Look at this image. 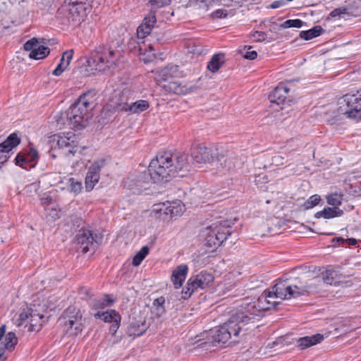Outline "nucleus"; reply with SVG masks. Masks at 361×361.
I'll list each match as a JSON object with an SVG mask.
<instances>
[{
  "instance_id": "23",
  "label": "nucleus",
  "mask_w": 361,
  "mask_h": 361,
  "mask_svg": "<svg viewBox=\"0 0 361 361\" xmlns=\"http://www.w3.org/2000/svg\"><path fill=\"white\" fill-rule=\"evenodd\" d=\"M324 336L317 334L311 336H305L298 340V345L301 349H305L314 345L319 343L323 341Z\"/></svg>"
},
{
  "instance_id": "25",
  "label": "nucleus",
  "mask_w": 361,
  "mask_h": 361,
  "mask_svg": "<svg viewBox=\"0 0 361 361\" xmlns=\"http://www.w3.org/2000/svg\"><path fill=\"white\" fill-rule=\"evenodd\" d=\"M176 70V67H166L159 71L156 77L157 84L161 87V84L173 80L174 78L173 73Z\"/></svg>"
},
{
  "instance_id": "2",
  "label": "nucleus",
  "mask_w": 361,
  "mask_h": 361,
  "mask_svg": "<svg viewBox=\"0 0 361 361\" xmlns=\"http://www.w3.org/2000/svg\"><path fill=\"white\" fill-rule=\"evenodd\" d=\"M257 318L248 312L247 305L245 304L243 311L238 312L222 325L211 329L206 343L216 346L227 342L238 343L252 332L257 326Z\"/></svg>"
},
{
  "instance_id": "29",
  "label": "nucleus",
  "mask_w": 361,
  "mask_h": 361,
  "mask_svg": "<svg viewBox=\"0 0 361 361\" xmlns=\"http://www.w3.org/2000/svg\"><path fill=\"white\" fill-rule=\"evenodd\" d=\"M232 223L230 221H220L212 224L210 226L214 230V233H224L226 235V239L231 234Z\"/></svg>"
},
{
  "instance_id": "34",
  "label": "nucleus",
  "mask_w": 361,
  "mask_h": 361,
  "mask_svg": "<svg viewBox=\"0 0 361 361\" xmlns=\"http://www.w3.org/2000/svg\"><path fill=\"white\" fill-rule=\"evenodd\" d=\"M323 32V28L319 25H317L308 30L301 31L300 37L305 40H310L319 36Z\"/></svg>"
},
{
  "instance_id": "42",
  "label": "nucleus",
  "mask_w": 361,
  "mask_h": 361,
  "mask_svg": "<svg viewBox=\"0 0 361 361\" xmlns=\"http://www.w3.org/2000/svg\"><path fill=\"white\" fill-rule=\"evenodd\" d=\"M321 201V197L318 195H313L309 197V199L304 203V207L306 209L313 208L317 205Z\"/></svg>"
},
{
  "instance_id": "55",
  "label": "nucleus",
  "mask_w": 361,
  "mask_h": 361,
  "mask_svg": "<svg viewBox=\"0 0 361 361\" xmlns=\"http://www.w3.org/2000/svg\"><path fill=\"white\" fill-rule=\"evenodd\" d=\"M257 56V54L255 51L251 50V47L248 49V51L244 55V58L249 60L255 59Z\"/></svg>"
},
{
  "instance_id": "62",
  "label": "nucleus",
  "mask_w": 361,
  "mask_h": 361,
  "mask_svg": "<svg viewBox=\"0 0 361 361\" xmlns=\"http://www.w3.org/2000/svg\"><path fill=\"white\" fill-rule=\"evenodd\" d=\"M234 286V283L229 284V286L226 288L227 290H230Z\"/></svg>"
},
{
  "instance_id": "12",
  "label": "nucleus",
  "mask_w": 361,
  "mask_h": 361,
  "mask_svg": "<svg viewBox=\"0 0 361 361\" xmlns=\"http://www.w3.org/2000/svg\"><path fill=\"white\" fill-rule=\"evenodd\" d=\"M6 325H2L0 327V361H4L6 356H4L5 350H13L18 343V339L16 334L11 331L5 335Z\"/></svg>"
},
{
  "instance_id": "33",
  "label": "nucleus",
  "mask_w": 361,
  "mask_h": 361,
  "mask_svg": "<svg viewBox=\"0 0 361 361\" xmlns=\"http://www.w3.org/2000/svg\"><path fill=\"white\" fill-rule=\"evenodd\" d=\"M49 49L47 47L39 45L35 48V50L30 52L29 57L35 60L44 59L49 54Z\"/></svg>"
},
{
  "instance_id": "28",
  "label": "nucleus",
  "mask_w": 361,
  "mask_h": 361,
  "mask_svg": "<svg viewBox=\"0 0 361 361\" xmlns=\"http://www.w3.org/2000/svg\"><path fill=\"white\" fill-rule=\"evenodd\" d=\"M343 214V210L338 207H325L323 210L317 212L314 216L317 219L322 217L324 219H331L341 216Z\"/></svg>"
},
{
  "instance_id": "46",
  "label": "nucleus",
  "mask_w": 361,
  "mask_h": 361,
  "mask_svg": "<svg viewBox=\"0 0 361 361\" xmlns=\"http://www.w3.org/2000/svg\"><path fill=\"white\" fill-rule=\"evenodd\" d=\"M157 21L156 17L154 14L150 13L147 16H146L142 24L147 25L150 27V30H152L155 23Z\"/></svg>"
},
{
  "instance_id": "27",
  "label": "nucleus",
  "mask_w": 361,
  "mask_h": 361,
  "mask_svg": "<svg viewBox=\"0 0 361 361\" xmlns=\"http://www.w3.org/2000/svg\"><path fill=\"white\" fill-rule=\"evenodd\" d=\"M149 106V102L146 100H138L130 105L125 104L123 109L130 111L132 114H140L146 111Z\"/></svg>"
},
{
  "instance_id": "47",
  "label": "nucleus",
  "mask_w": 361,
  "mask_h": 361,
  "mask_svg": "<svg viewBox=\"0 0 361 361\" xmlns=\"http://www.w3.org/2000/svg\"><path fill=\"white\" fill-rule=\"evenodd\" d=\"M149 3L153 8H159L169 5L171 0H150Z\"/></svg>"
},
{
  "instance_id": "39",
  "label": "nucleus",
  "mask_w": 361,
  "mask_h": 361,
  "mask_svg": "<svg viewBox=\"0 0 361 361\" xmlns=\"http://www.w3.org/2000/svg\"><path fill=\"white\" fill-rule=\"evenodd\" d=\"M47 179L51 185L65 184L64 177L62 178L59 173H51L47 175Z\"/></svg>"
},
{
  "instance_id": "57",
  "label": "nucleus",
  "mask_w": 361,
  "mask_h": 361,
  "mask_svg": "<svg viewBox=\"0 0 361 361\" xmlns=\"http://www.w3.org/2000/svg\"><path fill=\"white\" fill-rule=\"evenodd\" d=\"M346 241H347V239H345L342 237H338V238H334L332 240V242H334V243L336 242L338 244H344V243H345Z\"/></svg>"
},
{
  "instance_id": "26",
  "label": "nucleus",
  "mask_w": 361,
  "mask_h": 361,
  "mask_svg": "<svg viewBox=\"0 0 361 361\" xmlns=\"http://www.w3.org/2000/svg\"><path fill=\"white\" fill-rule=\"evenodd\" d=\"M166 202L155 204L152 208V212L157 219L162 221H169V208Z\"/></svg>"
},
{
  "instance_id": "59",
  "label": "nucleus",
  "mask_w": 361,
  "mask_h": 361,
  "mask_svg": "<svg viewBox=\"0 0 361 361\" xmlns=\"http://www.w3.org/2000/svg\"><path fill=\"white\" fill-rule=\"evenodd\" d=\"M345 243H348L350 245H356L357 241L355 238H348Z\"/></svg>"
},
{
  "instance_id": "8",
  "label": "nucleus",
  "mask_w": 361,
  "mask_h": 361,
  "mask_svg": "<svg viewBox=\"0 0 361 361\" xmlns=\"http://www.w3.org/2000/svg\"><path fill=\"white\" fill-rule=\"evenodd\" d=\"M92 0H65L61 9L68 13V18L80 23L83 21L92 8Z\"/></svg>"
},
{
  "instance_id": "21",
  "label": "nucleus",
  "mask_w": 361,
  "mask_h": 361,
  "mask_svg": "<svg viewBox=\"0 0 361 361\" xmlns=\"http://www.w3.org/2000/svg\"><path fill=\"white\" fill-rule=\"evenodd\" d=\"M243 162L240 157H238L233 153H230L227 154L224 161L221 163V165L226 171H234L241 168Z\"/></svg>"
},
{
  "instance_id": "44",
  "label": "nucleus",
  "mask_w": 361,
  "mask_h": 361,
  "mask_svg": "<svg viewBox=\"0 0 361 361\" xmlns=\"http://www.w3.org/2000/svg\"><path fill=\"white\" fill-rule=\"evenodd\" d=\"M26 157L28 162H31V166H34L38 160V152L35 149L31 148Z\"/></svg>"
},
{
  "instance_id": "43",
  "label": "nucleus",
  "mask_w": 361,
  "mask_h": 361,
  "mask_svg": "<svg viewBox=\"0 0 361 361\" xmlns=\"http://www.w3.org/2000/svg\"><path fill=\"white\" fill-rule=\"evenodd\" d=\"M152 30H150L149 27L145 26L143 24H141L137 30V35L139 38L143 39L146 36L150 34Z\"/></svg>"
},
{
  "instance_id": "10",
  "label": "nucleus",
  "mask_w": 361,
  "mask_h": 361,
  "mask_svg": "<svg viewBox=\"0 0 361 361\" xmlns=\"http://www.w3.org/2000/svg\"><path fill=\"white\" fill-rule=\"evenodd\" d=\"M53 142H56L59 148L70 147L68 154H75L77 153H82V149H84L78 146L77 137L74 133L68 132L66 133H60L54 135L52 137Z\"/></svg>"
},
{
  "instance_id": "24",
  "label": "nucleus",
  "mask_w": 361,
  "mask_h": 361,
  "mask_svg": "<svg viewBox=\"0 0 361 361\" xmlns=\"http://www.w3.org/2000/svg\"><path fill=\"white\" fill-rule=\"evenodd\" d=\"M169 213V220L180 216L185 212V205L180 200L167 202Z\"/></svg>"
},
{
  "instance_id": "22",
  "label": "nucleus",
  "mask_w": 361,
  "mask_h": 361,
  "mask_svg": "<svg viewBox=\"0 0 361 361\" xmlns=\"http://www.w3.org/2000/svg\"><path fill=\"white\" fill-rule=\"evenodd\" d=\"M208 233L206 236V242L208 246L210 247H216L222 244L226 240V235L224 233H219L218 232L214 233V230L209 226L208 228Z\"/></svg>"
},
{
  "instance_id": "17",
  "label": "nucleus",
  "mask_w": 361,
  "mask_h": 361,
  "mask_svg": "<svg viewBox=\"0 0 361 361\" xmlns=\"http://www.w3.org/2000/svg\"><path fill=\"white\" fill-rule=\"evenodd\" d=\"M213 281L214 276L212 274L202 271L189 279V286H191L190 288L197 289L200 288L203 289L208 287Z\"/></svg>"
},
{
  "instance_id": "48",
  "label": "nucleus",
  "mask_w": 361,
  "mask_h": 361,
  "mask_svg": "<svg viewBox=\"0 0 361 361\" xmlns=\"http://www.w3.org/2000/svg\"><path fill=\"white\" fill-rule=\"evenodd\" d=\"M73 49L67 50L63 54L61 61L63 63H65V65H66L68 67V66L73 59Z\"/></svg>"
},
{
  "instance_id": "50",
  "label": "nucleus",
  "mask_w": 361,
  "mask_h": 361,
  "mask_svg": "<svg viewBox=\"0 0 361 361\" xmlns=\"http://www.w3.org/2000/svg\"><path fill=\"white\" fill-rule=\"evenodd\" d=\"M68 66L65 65L61 61L58 64L56 68L53 71L52 74L55 76H59L62 73L67 69Z\"/></svg>"
},
{
  "instance_id": "14",
  "label": "nucleus",
  "mask_w": 361,
  "mask_h": 361,
  "mask_svg": "<svg viewBox=\"0 0 361 361\" xmlns=\"http://www.w3.org/2000/svg\"><path fill=\"white\" fill-rule=\"evenodd\" d=\"M74 240L83 253L89 250L90 246L92 245L94 241L92 231L85 228H80L77 232Z\"/></svg>"
},
{
  "instance_id": "1",
  "label": "nucleus",
  "mask_w": 361,
  "mask_h": 361,
  "mask_svg": "<svg viewBox=\"0 0 361 361\" xmlns=\"http://www.w3.org/2000/svg\"><path fill=\"white\" fill-rule=\"evenodd\" d=\"M310 286L300 279L279 280L271 290H265L259 298L246 303L247 311L257 318L262 316V312L275 307L281 300L297 298L309 292Z\"/></svg>"
},
{
  "instance_id": "49",
  "label": "nucleus",
  "mask_w": 361,
  "mask_h": 361,
  "mask_svg": "<svg viewBox=\"0 0 361 361\" xmlns=\"http://www.w3.org/2000/svg\"><path fill=\"white\" fill-rule=\"evenodd\" d=\"M15 160L16 164L23 168H25L24 164L28 162L27 157L20 152L16 155Z\"/></svg>"
},
{
  "instance_id": "19",
  "label": "nucleus",
  "mask_w": 361,
  "mask_h": 361,
  "mask_svg": "<svg viewBox=\"0 0 361 361\" xmlns=\"http://www.w3.org/2000/svg\"><path fill=\"white\" fill-rule=\"evenodd\" d=\"M161 87L168 93H174L176 94H185L189 92V88L185 85L180 84L175 78L161 84Z\"/></svg>"
},
{
  "instance_id": "37",
  "label": "nucleus",
  "mask_w": 361,
  "mask_h": 361,
  "mask_svg": "<svg viewBox=\"0 0 361 361\" xmlns=\"http://www.w3.org/2000/svg\"><path fill=\"white\" fill-rule=\"evenodd\" d=\"M327 203L334 207L341 205L343 201V195L341 193H332L326 197Z\"/></svg>"
},
{
  "instance_id": "9",
  "label": "nucleus",
  "mask_w": 361,
  "mask_h": 361,
  "mask_svg": "<svg viewBox=\"0 0 361 361\" xmlns=\"http://www.w3.org/2000/svg\"><path fill=\"white\" fill-rule=\"evenodd\" d=\"M82 318L81 311L74 306H70L64 312V325L68 329H71L73 334L78 335L83 329Z\"/></svg>"
},
{
  "instance_id": "30",
  "label": "nucleus",
  "mask_w": 361,
  "mask_h": 361,
  "mask_svg": "<svg viewBox=\"0 0 361 361\" xmlns=\"http://www.w3.org/2000/svg\"><path fill=\"white\" fill-rule=\"evenodd\" d=\"M64 180L65 185L61 186V189L67 188L69 192H73L74 194L80 192L82 188L81 181L70 177H64Z\"/></svg>"
},
{
  "instance_id": "4",
  "label": "nucleus",
  "mask_w": 361,
  "mask_h": 361,
  "mask_svg": "<svg viewBox=\"0 0 361 361\" xmlns=\"http://www.w3.org/2000/svg\"><path fill=\"white\" fill-rule=\"evenodd\" d=\"M123 47L118 40H114L97 47L87 60V65L99 72H113L119 66L123 57Z\"/></svg>"
},
{
  "instance_id": "41",
  "label": "nucleus",
  "mask_w": 361,
  "mask_h": 361,
  "mask_svg": "<svg viewBox=\"0 0 361 361\" xmlns=\"http://www.w3.org/2000/svg\"><path fill=\"white\" fill-rule=\"evenodd\" d=\"M353 11L350 6L348 7H340L334 9L331 13L330 16L333 18L341 17L343 14H352Z\"/></svg>"
},
{
  "instance_id": "7",
  "label": "nucleus",
  "mask_w": 361,
  "mask_h": 361,
  "mask_svg": "<svg viewBox=\"0 0 361 361\" xmlns=\"http://www.w3.org/2000/svg\"><path fill=\"white\" fill-rule=\"evenodd\" d=\"M338 113L359 121L361 120V90L355 94H346L338 99Z\"/></svg>"
},
{
  "instance_id": "35",
  "label": "nucleus",
  "mask_w": 361,
  "mask_h": 361,
  "mask_svg": "<svg viewBox=\"0 0 361 361\" xmlns=\"http://www.w3.org/2000/svg\"><path fill=\"white\" fill-rule=\"evenodd\" d=\"M215 0H189L187 6L207 10Z\"/></svg>"
},
{
  "instance_id": "3",
  "label": "nucleus",
  "mask_w": 361,
  "mask_h": 361,
  "mask_svg": "<svg viewBox=\"0 0 361 361\" xmlns=\"http://www.w3.org/2000/svg\"><path fill=\"white\" fill-rule=\"evenodd\" d=\"M188 155L177 152L171 154L166 152L158 154L149 163L148 173L154 183L167 182L182 171H189Z\"/></svg>"
},
{
  "instance_id": "15",
  "label": "nucleus",
  "mask_w": 361,
  "mask_h": 361,
  "mask_svg": "<svg viewBox=\"0 0 361 361\" xmlns=\"http://www.w3.org/2000/svg\"><path fill=\"white\" fill-rule=\"evenodd\" d=\"M20 143V140L15 133H11L4 142L0 143V163H4L9 157V152Z\"/></svg>"
},
{
  "instance_id": "13",
  "label": "nucleus",
  "mask_w": 361,
  "mask_h": 361,
  "mask_svg": "<svg viewBox=\"0 0 361 361\" xmlns=\"http://www.w3.org/2000/svg\"><path fill=\"white\" fill-rule=\"evenodd\" d=\"M104 165V160L100 159L95 161L90 166L85 178V187L88 190L93 189L95 184L98 183L100 177L99 171Z\"/></svg>"
},
{
  "instance_id": "58",
  "label": "nucleus",
  "mask_w": 361,
  "mask_h": 361,
  "mask_svg": "<svg viewBox=\"0 0 361 361\" xmlns=\"http://www.w3.org/2000/svg\"><path fill=\"white\" fill-rule=\"evenodd\" d=\"M283 159V157L280 155H277V156H275L274 157V161L276 163V164L279 165V164H282L283 163L281 161V159Z\"/></svg>"
},
{
  "instance_id": "52",
  "label": "nucleus",
  "mask_w": 361,
  "mask_h": 361,
  "mask_svg": "<svg viewBox=\"0 0 361 361\" xmlns=\"http://www.w3.org/2000/svg\"><path fill=\"white\" fill-rule=\"evenodd\" d=\"M252 37L255 41L262 42L267 39V34L262 31H256L252 35Z\"/></svg>"
},
{
  "instance_id": "18",
  "label": "nucleus",
  "mask_w": 361,
  "mask_h": 361,
  "mask_svg": "<svg viewBox=\"0 0 361 361\" xmlns=\"http://www.w3.org/2000/svg\"><path fill=\"white\" fill-rule=\"evenodd\" d=\"M290 92V88L286 83H279L269 94V99L271 103H275L278 105L283 104L288 99V94Z\"/></svg>"
},
{
  "instance_id": "36",
  "label": "nucleus",
  "mask_w": 361,
  "mask_h": 361,
  "mask_svg": "<svg viewBox=\"0 0 361 361\" xmlns=\"http://www.w3.org/2000/svg\"><path fill=\"white\" fill-rule=\"evenodd\" d=\"M165 299L163 297H159L155 299L153 302V312L157 316L160 317L165 312L164 308Z\"/></svg>"
},
{
  "instance_id": "51",
  "label": "nucleus",
  "mask_w": 361,
  "mask_h": 361,
  "mask_svg": "<svg viewBox=\"0 0 361 361\" xmlns=\"http://www.w3.org/2000/svg\"><path fill=\"white\" fill-rule=\"evenodd\" d=\"M111 302H112V300L104 298V299H101V300L96 301V302L93 305V307L95 309L104 308Z\"/></svg>"
},
{
  "instance_id": "40",
  "label": "nucleus",
  "mask_w": 361,
  "mask_h": 361,
  "mask_svg": "<svg viewBox=\"0 0 361 361\" xmlns=\"http://www.w3.org/2000/svg\"><path fill=\"white\" fill-rule=\"evenodd\" d=\"M303 22L300 19H290L284 21L281 24V28L297 27L300 28L302 26Z\"/></svg>"
},
{
  "instance_id": "32",
  "label": "nucleus",
  "mask_w": 361,
  "mask_h": 361,
  "mask_svg": "<svg viewBox=\"0 0 361 361\" xmlns=\"http://www.w3.org/2000/svg\"><path fill=\"white\" fill-rule=\"evenodd\" d=\"M334 272L331 270H326L322 273V278L319 276L315 277L312 279V282L307 283V285L310 286V290H311L312 286L320 283L322 280L327 284H331L334 281Z\"/></svg>"
},
{
  "instance_id": "54",
  "label": "nucleus",
  "mask_w": 361,
  "mask_h": 361,
  "mask_svg": "<svg viewBox=\"0 0 361 361\" xmlns=\"http://www.w3.org/2000/svg\"><path fill=\"white\" fill-rule=\"evenodd\" d=\"M213 16L217 18H224L227 17L228 14L226 10L217 9L213 13Z\"/></svg>"
},
{
  "instance_id": "63",
  "label": "nucleus",
  "mask_w": 361,
  "mask_h": 361,
  "mask_svg": "<svg viewBox=\"0 0 361 361\" xmlns=\"http://www.w3.org/2000/svg\"><path fill=\"white\" fill-rule=\"evenodd\" d=\"M149 49L150 51H154V49L152 45H149Z\"/></svg>"
},
{
  "instance_id": "16",
  "label": "nucleus",
  "mask_w": 361,
  "mask_h": 361,
  "mask_svg": "<svg viewBox=\"0 0 361 361\" xmlns=\"http://www.w3.org/2000/svg\"><path fill=\"white\" fill-rule=\"evenodd\" d=\"M97 319H101L105 322L111 323L110 331L114 334L118 329L121 323V316L114 310H106V312H97L94 314Z\"/></svg>"
},
{
  "instance_id": "5",
  "label": "nucleus",
  "mask_w": 361,
  "mask_h": 361,
  "mask_svg": "<svg viewBox=\"0 0 361 361\" xmlns=\"http://www.w3.org/2000/svg\"><path fill=\"white\" fill-rule=\"evenodd\" d=\"M95 106L94 92H87L80 95L66 112L68 126L75 130L85 128L92 117V110Z\"/></svg>"
},
{
  "instance_id": "61",
  "label": "nucleus",
  "mask_w": 361,
  "mask_h": 361,
  "mask_svg": "<svg viewBox=\"0 0 361 361\" xmlns=\"http://www.w3.org/2000/svg\"><path fill=\"white\" fill-rule=\"evenodd\" d=\"M50 200H51V199H49V200L48 198H47L46 200H44L42 201V204H47L48 202H50Z\"/></svg>"
},
{
  "instance_id": "60",
  "label": "nucleus",
  "mask_w": 361,
  "mask_h": 361,
  "mask_svg": "<svg viewBox=\"0 0 361 361\" xmlns=\"http://www.w3.org/2000/svg\"><path fill=\"white\" fill-rule=\"evenodd\" d=\"M154 57H155V54L154 53H152V54H149L148 58L147 59L145 58H143L142 59L145 61H152Z\"/></svg>"
},
{
  "instance_id": "31",
  "label": "nucleus",
  "mask_w": 361,
  "mask_h": 361,
  "mask_svg": "<svg viewBox=\"0 0 361 361\" xmlns=\"http://www.w3.org/2000/svg\"><path fill=\"white\" fill-rule=\"evenodd\" d=\"M225 56L222 53L214 54L207 64V68L212 71H217L224 64Z\"/></svg>"
},
{
  "instance_id": "6",
  "label": "nucleus",
  "mask_w": 361,
  "mask_h": 361,
  "mask_svg": "<svg viewBox=\"0 0 361 361\" xmlns=\"http://www.w3.org/2000/svg\"><path fill=\"white\" fill-rule=\"evenodd\" d=\"M35 307L34 304L30 307L23 308L13 317V324L18 327L25 324L29 331H39L45 322V319L44 314Z\"/></svg>"
},
{
  "instance_id": "53",
  "label": "nucleus",
  "mask_w": 361,
  "mask_h": 361,
  "mask_svg": "<svg viewBox=\"0 0 361 361\" xmlns=\"http://www.w3.org/2000/svg\"><path fill=\"white\" fill-rule=\"evenodd\" d=\"M191 286H189V280L187 282L186 287L182 291V298L183 299L188 298L195 289L190 288Z\"/></svg>"
},
{
  "instance_id": "11",
  "label": "nucleus",
  "mask_w": 361,
  "mask_h": 361,
  "mask_svg": "<svg viewBox=\"0 0 361 361\" xmlns=\"http://www.w3.org/2000/svg\"><path fill=\"white\" fill-rule=\"evenodd\" d=\"M217 150V148L214 146L206 147L199 145L194 149L192 157L194 161L197 164L212 162L216 159L220 160Z\"/></svg>"
},
{
  "instance_id": "38",
  "label": "nucleus",
  "mask_w": 361,
  "mask_h": 361,
  "mask_svg": "<svg viewBox=\"0 0 361 361\" xmlns=\"http://www.w3.org/2000/svg\"><path fill=\"white\" fill-rule=\"evenodd\" d=\"M149 253V248L147 246L142 247L140 250L134 256L133 264L138 266Z\"/></svg>"
},
{
  "instance_id": "45",
  "label": "nucleus",
  "mask_w": 361,
  "mask_h": 361,
  "mask_svg": "<svg viewBox=\"0 0 361 361\" xmlns=\"http://www.w3.org/2000/svg\"><path fill=\"white\" fill-rule=\"evenodd\" d=\"M38 40L37 38H32L31 39L27 41L25 44H24V49L26 51H32L33 50H35V48H36V47L38 46Z\"/></svg>"
},
{
  "instance_id": "56",
  "label": "nucleus",
  "mask_w": 361,
  "mask_h": 361,
  "mask_svg": "<svg viewBox=\"0 0 361 361\" xmlns=\"http://www.w3.org/2000/svg\"><path fill=\"white\" fill-rule=\"evenodd\" d=\"M286 4V2L284 0H277L274 1L271 3L270 5V8H278L281 6H283Z\"/></svg>"
},
{
  "instance_id": "64",
  "label": "nucleus",
  "mask_w": 361,
  "mask_h": 361,
  "mask_svg": "<svg viewBox=\"0 0 361 361\" xmlns=\"http://www.w3.org/2000/svg\"><path fill=\"white\" fill-rule=\"evenodd\" d=\"M140 51V54H142V49L141 47L139 48Z\"/></svg>"
},
{
  "instance_id": "20",
  "label": "nucleus",
  "mask_w": 361,
  "mask_h": 361,
  "mask_svg": "<svg viewBox=\"0 0 361 361\" xmlns=\"http://www.w3.org/2000/svg\"><path fill=\"white\" fill-rule=\"evenodd\" d=\"M188 267L185 264L179 265L173 271L171 281L176 288H179L182 286L188 274Z\"/></svg>"
}]
</instances>
